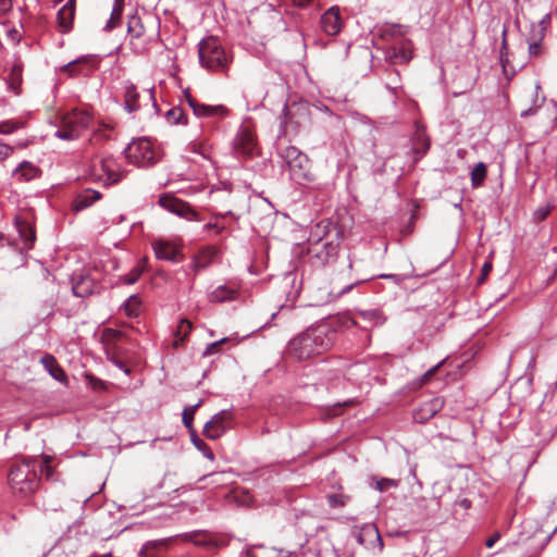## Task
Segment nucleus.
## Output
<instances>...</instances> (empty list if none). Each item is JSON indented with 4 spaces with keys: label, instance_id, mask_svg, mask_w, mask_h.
<instances>
[{
    "label": "nucleus",
    "instance_id": "nucleus-48",
    "mask_svg": "<svg viewBox=\"0 0 557 557\" xmlns=\"http://www.w3.org/2000/svg\"><path fill=\"white\" fill-rule=\"evenodd\" d=\"M406 29L400 25H393L383 32L384 37L397 38L403 37L406 34Z\"/></svg>",
    "mask_w": 557,
    "mask_h": 557
},
{
    "label": "nucleus",
    "instance_id": "nucleus-26",
    "mask_svg": "<svg viewBox=\"0 0 557 557\" xmlns=\"http://www.w3.org/2000/svg\"><path fill=\"white\" fill-rule=\"evenodd\" d=\"M389 58L395 62L407 63L412 59V44L409 40H401L398 46L393 47Z\"/></svg>",
    "mask_w": 557,
    "mask_h": 557
},
{
    "label": "nucleus",
    "instance_id": "nucleus-63",
    "mask_svg": "<svg viewBox=\"0 0 557 557\" xmlns=\"http://www.w3.org/2000/svg\"><path fill=\"white\" fill-rule=\"evenodd\" d=\"M313 0H293V3L299 8H304L311 3Z\"/></svg>",
    "mask_w": 557,
    "mask_h": 557
},
{
    "label": "nucleus",
    "instance_id": "nucleus-38",
    "mask_svg": "<svg viewBox=\"0 0 557 557\" xmlns=\"http://www.w3.org/2000/svg\"><path fill=\"white\" fill-rule=\"evenodd\" d=\"M141 301L138 296H131L125 302L124 310L127 317L135 318L139 313Z\"/></svg>",
    "mask_w": 557,
    "mask_h": 557
},
{
    "label": "nucleus",
    "instance_id": "nucleus-46",
    "mask_svg": "<svg viewBox=\"0 0 557 557\" xmlns=\"http://www.w3.org/2000/svg\"><path fill=\"white\" fill-rule=\"evenodd\" d=\"M144 269L140 265L135 267L128 274L121 277V281L124 284H135L140 275L143 274Z\"/></svg>",
    "mask_w": 557,
    "mask_h": 557
},
{
    "label": "nucleus",
    "instance_id": "nucleus-32",
    "mask_svg": "<svg viewBox=\"0 0 557 557\" xmlns=\"http://www.w3.org/2000/svg\"><path fill=\"white\" fill-rule=\"evenodd\" d=\"M170 540H158L148 542L139 552V557H158V552L161 548H166Z\"/></svg>",
    "mask_w": 557,
    "mask_h": 557
},
{
    "label": "nucleus",
    "instance_id": "nucleus-6",
    "mask_svg": "<svg viewBox=\"0 0 557 557\" xmlns=\"http://www.w3.org/2000/svg\"><path fill=\"white\" fill-rule=\"evenodd\" d=\"M92 116L85 110L74 109L60 116L57 137L65 140H73L82 135V132L89 127Z\"/></svg>",
    "mask_w": 557,
    "mask_h": 557
},
{
    "label": "nucleus",
    "instance_id": "nucleus-24",
    "mask_svg": "<svg viewBox=\"0 0 557 557\" xmlns=\"http://www.w3.org/2000/svg\"><path fill=\"white\" fill-rule=\"evenodd\" d=\"M40 362L54 380L61 383H66V374L52 355L46 354L42 356Z\"/></svg>",
    "mask_w": 557,
    "mask_h": 557
},
{
    "label": "nucleus",
    "instance_id": "nucleus-45",
    "mask_svg": "<svg viewBox=\"0 0 557 557\" xmlns=\"http://www.w3.org/2000/svg\"><path fill=\"white\" fill-rule=\"evenodd\" d=\"M191 539V541L196 544V545H201V546H220V544L214 541L211 536H209L208 534H194L191 536H189ZM221 545H224L223 542H221Z\"/></svg>",
    "mask_w": 557,
    "mask_h": 557
},
{
    "label": "nucleus",
    "instance_id": "nucleus-35",
    "mask_svg": "<svg viewBox=\"0 0 557 557\" xmlns=\"http://www.w3.org/2000/svg\"><path fill=\"white\" fill-rule=\"evenodd\" d=\"M486 174H487V168H486V164L483 163V162H479L472 170L471 172V185L472 187L476 188V187H480L485 178H486Z\"/></svg>",
    "mask_w": 557,
    "mask_h": 557
},
{
    "label": "nucleus",
    "instance_id": "nucleus-29",
    "mask_svg": "<svg viewBox=\"0 0 557 557\" xmlns=\"http://www.w3.org/2000/svg\"><path fill=\"white\" fill-rule=\"evenodd\" d=\"M15 225L26 247L30 248L36 239L35 230L33 225L29 222L23 220L22 218H16Z\"/></svg>",
    "mask_w": 557,
    "mask_h": 557
},
{
    "label": "nucleus",
    "instance_id": "nucleus-34",
    "mask_svg": "<svg viewBox=\"0 0 557 557\" xmlns=\"http://www.w3.org/2000/svg\"><path fill=\"white\" fill-rule=\"evenodd\" d=\"M380 313L376 310L371 311H360L355 314L349 321L351 325L360 326L361 329H367V325H361V322H370L372 320L379 319Z\"/></svg>",
    "mask_w": 557,
    "mask_h": 557
},
{
    "label": "nucleus",
    "instance_id": "nucleus-61",
    "mask_svg": "<svg viewBox=\"0 0 557 557\" xmlns=\"http://www.w3.org/2000/svg\"><path fill=\"white\" fill-rule=\"evenodd\" d=\"M218 474L216 473H210L208 475H203L202 478H200V481H205V480H208L210 479L211 480V484H221V481L215 479Z\"/></svg>",
    "mask_w": 557,
    "mask_h": 557
},
{
    "label": "nucleus",
    "instance_id": "nucleus-31",
    "mask_svg": "<svg viewBox=\"0 0 557 557\" xmlns=\"http://www.w3.org/2000/svg\"><path fill=\"white\" fill-rule=\"evenodd\" d=\"M139 94L135 85L129 84L125 88L124 103L128 112H134L139 109Z\"/></svg>",
    "mask_w": 557,
    "mask_h": 557
},
{
    "label": "nucleus",
    "instance_id": "nucleus-5",
    "mask_svg": "<svg viewBox=\"0 0 557 557\" xmlns=\"http://www.w3.org/2000/svg\"><path fill=\"white\" fill-rule=\"evenodd\" d=\"M100 339L108 359L126 374H129L131 369L122 358L124 351L120 345L129 343V335L124 331L107 327L101 332Z\"/></svg>",
    "mask_w": 557,
    "mask_h": 557
},
{
    "label": "nucleus",
    "instance_id": "nucleus-53",
    "mask_svg": "<svg viewBox=\"0 0 557 557\" xmlns=\"http://www.w3.org/2000/svg\"><path fill=\"white\" fill-rule=\"evenodd\" d=\"M444 361L437 363L436 366L432 367L430 370H428L421 377V384H426L432 376L435 375V373L438 371V369L442 367Z\"/></svg>",
    "mask_w": 557,
    "mask_h": 557
},
{
    "label": "nucleus",
    "instance_id": "nucleus-19",
    "mask_svg": "<svg viewBox=\"0 0 557 557\" xmlns=\"http://www.w3.org/2000/svg\"><path fill=\"white\" fill-rule=\"evenodd\" d=\"M443 399L434 397L423 403L413 413V418L417 422L424 423L433 418L442 408Z\"/></svg>",
    "mask_w": 557,
    "mask_h": 557
},
{
    "label": "nucleus",
    "instance_id": "nucleus-15",
    "mask_svg": "<svg viewBox=\"0 0 557 557\" xmlns=\"http://www.w3.org/2000/svg\"><path fill=\"white\" fill-rule=\"evenodd\" d=\"M357 541L367 548H377L379 552L383 549V540L376 525L373 523H368L360 528Z\"/></svg>",
    "mask_w": 557,
    "mask_h": 557
},
{
    "label": "nucleus",
    "instance_id": "nucleus-30",
    "mask_svg": "<svg viewBox=\"0 0 557 557\" xmlns=\"http://www.w3.org/2000/svg\"><path fill=\"white\" fill-rule=\"evenodd\" d=\"M430 148V138L423 127L418 126L413 136V151L421 158Z\"/></svg>",
    "mask_w": 557,
    "mask_h": 557
},
{
    "label": "nucleus",
    "instance_id": "nucleus-59",
    "mask_svg": "<svg viewBox=\"0 0 557 557\" xmlns=\"http://www.w3.org/2000/svg\"><path fill=\"white\" fill-rule=\"evenodd\" d=\"M205 228L206 230H214L216 232V234H220L224 228L225 226L224 225H220L218 223H208L205 225Z\"/></svg>",
    "mask_w": 557,
    "mask_h": 557
},
{
    "label": "nucleus",
    "instance_id": "nucleus-64",
    "mask_svg": "<svg viewBox=\"0 0 557 557\" xmlns=\"http://www.w3.org/2000/svg\"><path fill=\"white\" fill-rule=\"evenodd\" d=\"M104 136L102 135L101 131H98L94 134L92 138L90 139L91 143L97 140H103Z\"/></svg>",
    "mask_w": 557,
    "mask_h": 557
},
{
    "label": "nucleus",
    "instance_id": "nucleus-28",
    "mask_svg": "<svg viewBox=\"0 0 557 557\" xmlns=\"http://www.w3.org/2000/svg\"><path fill=\"white\" fill-rule=\"evenodd\" d=\"M97 288V285L95 283V280L86 276H81L77 281H74L73 283V293L78 297H86L95 293V289Z\"/></svg>",
    "mask_w": 557,
    "mask_h": 557
},
{
    "label": "nucleus",
    "instance_id": "nucleus-18",
    "mask_svg": "<svg viewBox=\"0 0 557 557\" xmlns=\"http://www.w3.org/2000/svg\"><path fill=\"white\" fill-rule=\"evenodd\" d=\"M152 247L158 259L177 261L178 257L182 256L181 249L175 244L164 239L154 240Z\"/></svg>",
    "mask_w": 557,
    "mask_h": 557
},
{
    "label": "nucleus",
    "instance_id": "nucleus-43",
    "mask_svg": "<svg viewBox=\"0 0 557 557\" xmlns=\"http://www.w3.org/2000/svg\"><path fill=\"white\" fill-rule=\"evenodd\" d=\"M374 486L379 492H385L389 488H396L398 481L388 478H373Z\"/></svg>",
    "mask_w": 557,
    "mask_h": 557
},
{
    "label": "nucleus",
    "instance_id": "nucleus-16",
    "mask_svg": "<svg viewBox=\"0 0 557 557\" xmlns=\"http://www.w3.org/2000/svg\"><path fill=\"white\" fill-rule=\"evenodd\" d=\"M339 242H321L311 244L308 247V252L313 258H317L321 263H329L337 255Z\"/></svg>",
    "mask_w": 557,
    "mask_h": 557
},
{
    "label": "nucleus",
    "instance_id": "nucleus-21",
    "mask_svg": "<svg viewBox=\"0 0 557 557\" xmlns=\"http://www.w3.org/2000/svg\"><path fill=\"white\" fill-rule=\"evenodd\" d=\"M75 0H69L58 12L57 21L61 33H67L73 28L75 17Z\"/></svg>",
    "mask_w": 557,
    "mask_h": 557
},
{
    "label": "nucleus",
    "instance_id": "nucleus-33",
    "mask_svg": "<svg viewBox=\"0 0 557 557\" xmlns=\"http://www.w3.org/2000/svg\"><path fill=\"white\" fill-rule=\"evenodd\" d=\"M193 329V324L189 320L187 319H182L180 321V324L177 325V329L174 333V336H175V341L173 343V346L175 348H177L178 346H181L185 339L187 338L188 334L190 333Z\"/></svg>",
    "mask_w": 557,
    "mask_h": 557
},
{
    "label": "nucleus",
    "instance_id": "nucleus-50",
    "mask_svg": "<svg viewBox=\"0 0 557 557\" xmlns=\"http://www.w3.org/2000/svg\"><path fill=\"white\" fill-rule=\"evenodd\" d=\"M185 116L181 108H173L168 112V120L173 123H185L183 117Z\"/></svg>",
    "mask_w": 557,
    "mask_h": 557
},
{
    "label": "nucleus",
    "instance_id": "nucleus-4",
    "mask_svg": "<svg viewBox=\"0 0 557 557\" xmlns=\"http://www.w3.org/2000/svg\"><path fill=\"white\" fill-rule=\"evenodd\" d=\"M125 171L111 157L95 156L90 159L87 168V175L94 182H101L104 185L119 183Z\"/></svg>",
    "mask_w": 557,
    "mask_h": 557
},
{
    "label": "nucleus",
    "instance_id": "nucleus-11",
    "mask_svg": "<svg viewBox=\"0 0 557 557\" xmlns=\"http://www.w3.org/2000/svg\"><path fill=\"white\" fill-rule=\"evenodd\" d=\"M98 66V60L95 57H82L69 62L60 69L61 73L70 78L78 76H89Z\"/></svg>",
    "mask_w": 557,
    "mask_h": 557
},
{
    "label": "nucleus",
    "instance_id": "nucleus-56",
    "mask_svg": "<svg viewBox=\"0 0 557 557\" xmlns=\"http://www.w3.org/2000/svg\"><path fill=\"white\" fill-rule=\"evenodd\" d=\"M13 152V148L0 143V161H3Z\"/></svg>",
    "mask_w": 557,
    "mask_h": 557
},
{
    "label": "nucleus",
    "instance_id": "nucleus-58",
    "mask_svg": "<svg viewBox=\"0 0 557 557\" xmlns=\"http://www.w3.org/2000/svg\"><path fill=\"white\" fill-rule=\"evenodd\" d=\"M506 55H507V44H506V40L504 39L503 47L500 49V60L503 62L504 69L506 67V63L508 62V59Z\"/></svg>",
    "mask_w": 557,
    "mask_h": 557
},
{
    "label": "nucleus",
    "instance_id": "nucleus-49",
    "mask_svg": "<svg viewBox=\"0 0 557 557\" xmlns=\"http://www.w3.org/2000/svg\"><path fill=\"white\" fill-rule=\"evenodd\" d=\"M540 90H541L540 84H535L529 90V97L532 99V106L535 108H540L542 106V103L545 101V97H542V99L539 98Z\"/></svg>",
    "mask_w": 557,
    "mask_h": 557
},
{
    "label": "nucleus",
    "instance_id": "nucleus-41",
    "mask_svg": "<svg viewBox=\"0 0 557 557\" xmlns=\"http://www.w3.org/2000/svg\"><path fill=\"white\" fill-rule=\"evenodd\" d=\"M349 500L350 496L343 493L331 494L327 496L329 505L332 508H343L349 503Z\"/></svg>",
    "mask_w": 557,
    "mask_h": 557
},
{
    "label": "nucleus",
    "instance_id": "nucleus-2",
    "mask_svg": "<svg viewBox=\"0 0 557 557\" xmlns=\"http://www.w3.org/2000/svg\"><path fill=\"white\" fill-rule=\"evenodd\" d=\"M8 481L15 494L28 496L34 494L40 483L37 472V457H24L14 460L10 467Z\"/></svg>",
    "mask_w": 557,
    "mask_h": 557
},
{
    "label": "nucleus",
    "instance_id": "nucleus-57",
    "mask_svg": "<svg viewBox=\"0 0 557 557\" xmlns=\"http://www.w3.org/2000/svg\"><path fill=\"white\" fill-rule=\"evenodd\" d=\"M12 7L11 0H0V17H2Z\"/></svg>",
    "mask_w": 557,
    "mask_h": 557
},
{
    "label": "nucleus",
    "instance_id": "nucleus-10",
    "mask_svg": "<svg viewBox=\"0 0 557 557\" xmlns=\"http://www.w3.org/2000/svg\"><path fill=\"white\" fill-rule=\"evenodd\" d=\"M342 235V230L335 223L322 220L311 228L308 240L309 245L327 240L341 242Z\"/></svg>",
    "mask_w": 557,
    "mask_h": 557
},
{
    "label": "nucleus",
    "instance_id": "nucleus-51",
    "mask_svg": "<svg viewBox=\"0 0 557 557\" xmlns=\"http://www.w3.org/2000/svg\"><path fill=\"white\" fill-rule=\"evenodd\" d=\"M549 212H550V207H548V206L540 207L534 211L533 220L535 222H542L548 216Z\"/></svg>",
    "mask_w": 557,
    "mask_h": 557
},
{
    "label": "nucleus",
    "instance_id": "nucleus-8",
    "mask_svg": "<svg viewBox=\"0 0 557 557\" xmlns=\"http://www.w3.org/2000/svg\"><path fill=\"white\" fill-rule=\"evenodd\" d=\"M125 157L129 163L139 168L150 166L157 162V153L152 144L146 138L129 144L125 149Z\"/></svg>",
    "mask_w": 557,
    "mask_h": 557
},
{
    "label": "nucleus",
    "instance_id": "nucleus-27",
    "mask_svg": "<svg viewBox=\"0 0 557 557\" xmlns=\"http://www.w3.org/2000/svg\"><path fill=\"white\" fill-rule=\"evenodd\" d=\"M101 198V194L97 190L86 189L82 194H79L75 200L73 201V210L81 211L89 206H91L95 201Z\"/></svg>",
    "mask_w": 557,
    "mask_h": 557
},
{
    "label": "nucleus",
    "instance_id": "nucleus-42",
    "mask_svg": "<svg viewBox=\"0 0 557 557\" xmlns=\"http://www.w3.org/2000/svg\"><path fill=\"white\" fill-rule=\"evenodd\" d=\"M529 55L530 58L539 59L546 53V48L543 44V39L540 38L529 44Z\"/></svg>",
    "mask_w": 557,
    "mask_h": 557
},
{
    "label": "nucleus",
    "instance_id": "nucleus-40",
    "mask_svg": "<svg viewBox=\"0 0 557 557\" xmlns=\"http://www.w3.org/2000/svg\"><path fill=\"white\" fill-rule=\"evenodd\" d=\"M230 497L233 498L238 505L250 506L252 496L246 490H234L231 492Z\"/></svg>",
    "mask_w": 557,
    "mask_h": 557
},
{
    "label": "nucleus",
    "instance_id": "nucleus-14",
    "mask_svg": "<svg viewBox=\"0 0 557 557\" xmlns=\"http://www.w3.org/2000/svg\"><path fill=\"white\" fill-rule=\"evenodd\" d=\"M127 32L131 38L129 42L133 47V50L139 54L145 53L147 51V46L143 40L145 35V26L139 16L132 15L128 18Z\"/></svg>",
    "mask_w": 557,
    "mask_h": 557
},
{
    "label": "nucleus",
    "instance_id": "nucleus-20",
    "mask_svg": "<svg viewBox=\"0 0 557 557\" xmlns=\"http://www.w3.org/2000/svg\"><path fill=\"white\" fill-rule=\"evenodd\" d=\"M220 250L216 246H206L201 248L193 259V269L195 273L207 269L213 263L214 259L219 256Z\"/></svg>",
    "mask_w": 557,
    "mask_h": 557
},
{
    "label": "nucleus",
    "instance_id": "nucleus-62",
    "mask_svg": "<svg viewBox=\"0 0 557 557\" xmlns=\"http://www.w3.org/2000/svg\"><path fill=\"white\" fill-rule=\"evenodd\" d=\"M458 505L467 510L471 507V502L468 498H462L458 502Z\"/></svg>",
    "mask_w": 557,
    "mask_h": 557
},
{
    "label": "nucleus",
    "instance_id": "nucleus-7",
    "mask_svg": "<svg viewBox=\"0 0 557 557\" xmlns=\"http://www.w3.org/2000/svg\"><path fill=\"white\" fill-rule=\"evenodd\" d=\"M284 158L288 165L290 177L295 182L302 184L314 178L310 160L299 149L296 147H287Z\"/></svg>",
    "mask_w": 557,
    "mask_h": 557
},
{
    "label": "nucleus",
    "instance_id": "nucleus-39",
    "mask_svg": "<svg viewBox=\"0 0 557 557\" xmlns=\"http://www.w3.org/2000/svg\"><path fill=\"white\" fill-rule=\"evenodd\" d=\"M202 400H199L196 405L186 407L182 413V420L184 425L188 429H193L194 417L199 407H201Z\"/></svg>",
    "mask_w": 557,
    "mask_h": 557
},
{
    "label": "nucleus",
    "instance_id": "nucleus-36",
    "mask_svg": "<svg viewBox=\"0 0 557 557\" xmlns=\"http://www.w3.org/2000/svg\"><path fill=\"white\" fill-rule=\"evenodd\" d=\"M53 461V457L49 455L41 456V462L37 460V468H40V473H42L46 480H54V469L51 465Z\"/></svg>",
    "mask_w": 557,
    "mask_h": 557
},
{
    "label": "nucleus",
    "instance_id": "nucleus-54",
    "mask_svg": "<svg viewBox=\"0 0 557 557\" xmlns=\"http://www.w3.org/2000/svg\"><path fill=\"white\" fill-rule=\"evenodd\" d=\"M492 268H493V264H492L491 261H486L483 264V267L481 269V274H480V277H479V281H478L479 284H483L486 281L490 272L492 271Z\"/></svg>",
    "mask_w": 557,
    "mask_h": 557
},
{
    "label": "nucleus",
    "instance_id": "nucleus-55",
    "mask_svg": "<svg viewBox=\"0 0 557 557\" xmlns=\"http://www.w3.org/2000/svg\"><path fill=\"white\" fill-rule=\"evenodd\" d=\"M356 404H357V400H355V399L347 400V401L343 403L342 405H341V404H338V405H336V406L331 410L330 414H332V416H338V414H341L339 408H341L342 406L351 407V406H355Z\"/></svg>",
    "mask_w": 557,
    "mask_h": 557
},
{
    "label": "nucleus",
    "instance_id": "nucleus-13",
    "mask_svg": "<svg viewBox=\"0 0 557 557\" xmlns=\"http://www.w3.org/2000/svg\"><path fill=\"white\" fill-rule=\"evenodd\" d=\"M232 413L227 410H222L214 414L210 421H208L203 428V434L210 440H216L221 437L228 428L232 421Z\"/></svg>",
    "mask_w": 557,
    "mask_h": 557
},
{
    "label": "nucleus",
    "instance_id": "nucleus-12",
    "mask_svg": "<svg viewBox=\"0 0 557 557\" xmlns=\"http://www.w3.org/2000/svg\"><path fill=\"white\" fill-rule=\"evenodd\" d=\"M185 98L195 115L199 117H215L222 120L230 113L228 109L222 104L207 106L199 103L189 92L185 94Z\"/></svg>",
    "mask_w": 557,
    "mask_h": 557
},
{
    "label": "nucleus",
    "instance_id": "nucleus-44",
    "mask_svg": "<svg viewBox=\"0 0 557 557\" xmlns=\"http://www.w3.org/2000/svg\"><path fill=\"white\" fill-rule=\"evenodd\" d=\"M36 168L27 162H24L18 166V169L15 170L14 174L20 175L22 178L28 181L36 175Z\"/></svg>",
    "mask_w": 557,
    "mask_h": 557
},
{
    "label": "nucleus",
    "instance_id": "nucleus-25",
    "mask_svg": "<svg viewBox=\"0 0 557 557\" xmlns=\"http://www.w3.org/2000/svg\"><path fill=\"white\" fill-rule=\"evenodd\" d=\"M238 288L235 286L221 285L213 289L209 295L210 302H224L236 299Z\"/></svg>",
    "mask_w": 557,
    "mask_h": 557
},
{
    "label": "nucleus",
    "instance_id": "nucleus-52",
    "mask_svg": "<svg viewBox=\"0 0 557 557\" xmlns=\"http://www.w3.org/2000/svg\"><path fill=\"white\" fill-rule=\"evenodd\" d=\"M227 338H222L221 341L214 342L206 348V351L203 352L205 356H210L213 354H216L220 350V347L222 344L226 343Z\"/></svg>",
    "mask_w": 557,
    "mask_h": 557
},
{
    "label": "nucleus",
    "instance_id": "nucleus-37",
    "mask_svg": "<svg viewBox=\"0 0 557 557\" xmlns=\"http://www.w3.org/2000/svg\"><path fill=\"white\" fill-rule=\"evenodd\" d=\"M123 5H124V0H114V7L111 12L110 20L107 24L108 29H112V28L116 27L117 24L120 23L122 12H123Z\"/></svg>",
    "mask_w": 557,
    "mask_h": 557
},
{
    "label": "nucleus",
    "instance_id": "nucleus-60",
    "mask_svg": "<svg viewBox=\"0 0 557 557\" xmlns=\"http://www.w3.org/2000/svg\"><path fill=\"white\" fill-rule=\"evenodd\" d=\"M500 535L499 533H494L487 541L485 542V545L487 548H492L494 544L499 540Z\"/></svg>",
    "mask_w": 557,
    "mask_h": 557
},
{
    "label": "nucleus",
    "instance_id": "nucleus-3",
    "mask_svg": "<svg viewBox=\"0 0 557 557\" xmlns=\"http://www.w3.org/2000/svg\"><path fill=\"white\" fill-rule=\"evenodd\" d=\"M198 53L200 64L213 72L227 71L232 61L220 40L214 36H209L200 41Z\"/></svg>",
    "mask_w": 557,
    "mask_h": 557
},
{
    "label": "nucleus",
    "instance_id": "nucleus-22",
    "mask_svg": "<svg viewBox=\"0 0 557 557\" xmlns=\"http://www.w3.org/2000/svg\"><path fill=\"white\" fill-rule=\"evenodd\" d=\"M256 147L255 134L248 128L240 129L236 137V150L246 157H251L255 153Z\"/></svg>",
    "mask_w": 557,
    "mask_h": 557
},
{
    "label": "nucleus",
    "instance_id": "nucleus-17",
    "mask_svg": "<svg viewBox=\"0 0 557 557\" xmlns=\"http://www.w3.org/2000/svg\"><path fill=\"white\" fill-rule=\"evenodd\" d=\"M343 26V22L337 7H331L321 16V27L330 36L337 35Z\"/></svg>",
    "mask_w": 557,
    "mask_h": 557
},
{
    "label": "nucleus",
    "instance_id": "nucleus-23",
    "mask_svg": "<svg viewBox=\"0 0 557 557\" xmlns=\"http://www.w3.org/2000/svg\"><path fill=\"white\" fill-rule=\"evenodd\" d=\"M23 64L20 60H15L10 67L9 75L7 77L9 88L14 91L15 95H20L23 83Z\"/></svg>",
    "mask_w": 557,
    "mask_h": 557
},
{
    "label": "nucleus",
    "instance_id": "nucleus-9",
    "mask_svg": "<svg viewBox=\"0 0 557 557\" xmlns=\"http://www.w3.org/2000/svg\"><path fill=\"white\" fill-rule=\"evenodd\" d=\"M159 205L171 213H174L188 221H200L198 212H196L188 202L176 198L173 195H164L160 197Z\"/></svg>",
    "mask_w": 557,
    "mask_h": 557
},
{
    "label": "nucleus",
    "instance_id": "nucleus-47",
    "mask_svg": "<svg viewBox=\"0 0 557 557\" xmlns=\"http://www.w3.org/2000/svg\"><path fill=\"white\" fill-rule=\"evenodd\" d=\"M23 124L16 121L8 120L0 123V134H11L22 127Z\"/></svg>",
    "mask_w": 557,
    "mask_h": 557
},
{
    "label": "nucleus",
    "instance_id": "nucleus-1",
    "mask_svg": "<svg viewBox=\"0 0 557 557\" xmlns=\"http://www.w3.org/2000/svg\"><path fill=\"white\" fill-rule=\"evenodd\" d=\"M335 339V331L327 326H318L306 330L294 337L287 347V355L298 361L308 360L327 351Z\"/></svg>",
    "mask_w": 557,
    "mask_h": 557
}]
</instances>
